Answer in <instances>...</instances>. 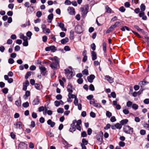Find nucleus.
<instances>
[{"mask_svg": "<svg viewBox=\"0 0 149 149\" xmlns=\"http://www.w3.org/2000/svg\"><path fill=\"white\" fill-rule=\"evenodd\" d=\"M54 62H52L50 65V67L53 69H56L58 67H59V58L57 56L54 57Z\"/></svg>", "mask_w": 149, "mask_h": 149, "instance_id": "obj_1", "label": "nucleus"}, {"mask_svg": "<svg viewBox=\"0 0 149 149\" xmlns=\"http://www.w3.org/2000/svg\"><path fill=\"white\" fill-rule=\"evenodd\" d=\"M69 68L70 69L67 68L65 69L64 70L65 71V76L68 79H70L74 76V75L73 74V72L72 71L71 67H69Z\"/></svg>", "mask_w": 149, "mask_h": 149, "instance_id": "obj_2", "label": "nucleus"}, {"mask_svg": "<svg viewBox=\"0 0 149 149\" xmlns=\"http://www.w3.org/2000/svg\"><path fill=\"white\" fill-rule=\"evenodd\" d=\"M123 131L127 134H131L133 132V128L128 125L124 126L123 128Z\"/></svg>", "mask_w": 149, "mask_h": 149, "instance_id": "obj_3", "label": "nucleus"}, {"mask_svg": "<svg viewBox=\"0 0 149 149\" xmlns=\"http://www.w3.org/2000/svg\"><path fill=\"white\" fill-rule=\"evenodd\" d=\"M75 32L78 34H81L83 31V29L81 26L79 25L76 26L75 28Z\"/></svg>", "mask_w": 149, "mask_h": 149, "instance_id": "obj_4", "label": "nucleus"}, {"mask_svg": "<svg viewBox=\"0 0 149 149\" xmlns=\"http://www.w3.org/2000/svg\"><path fill=\"white\" fill-rule=\"evenodd\" d=\"M27 145L23 142H20L19 144L18 149H27Z\"/></svg>", "mask_w": 149, "mask_h": 149, "instance_id": "obj_5", "label": "nucleus"}, {"mask_svg": "<svg viewBox=\"0 0 149 149\" xmlns=\"http://www.w3.org/2000/svg\"><path fill=\"white\" fill-rule=\"evenodd\" d=\"M68 13L70 15H73L75 14V9L72 7H69L67 9Z\"/></svg>", "mask_w": 149, "mask_h": 149, "instance_id": "obj_6", "label": "nucleus"}, {"mask_svg": "<svg viewBox=\"0 0 149 149\" xmlns=\"http://www.w3.org/2000/svg\"><path fill=\"white\" fill-rule=\"evenodd\" d=\"M22 123L20 121L17 122L14 124L15 126V128L19 130L21 129L22 128Z\"/></svg>", "mask_w": 149, "mask_h": 149, "instance_id": "obj_7", "label": "nucleus"}, {"mask_svg": "<svg viewBox=\"0 0 149 149\" xmlns=\"http://www.w3.org/2000/svg\"><path fill=\"white\" fill-rule=\"evenodd\" d=\"M88 5H86L85 7V8L81 7L80 8L83 14L84 15H86L88 12Z\"/></svg>", "mask_w": 149, "mask_h": 149, "instance_id": "obj_8", "label": "nucleus"}, {"mask_svg": "<svg viewBox=\"0 0 149 149\" xmlns=\"http://www.w3.org/2000/svg\"><path fill=\"white\" fill-rule=\"evenodd\" d=\"M95 78V76L93 74H91L87 77L88 81L90 83H92Z\"/></svg>", "mask_w": 149, "mask_h": 149, "instance_id": "obj_9", "label": "nucleus"}, {"mask_svg": "<svg viewBox=\"0 0 149 149\" xmlns=\"http://www.w3.org/2000/svg\"><path fill=\"white\" fill-rule=\"evenodd\" d=\"M39 69L40 70L41 74L43 75H45V74L44 72L46 70V68L43 66L41 65L39 66Z\"/></svg>", "mask_w": 149, "mask_h": 149, "instance_id": "obj_10", "label": "nucleus"}, {"mask_svg": "<svg viewBox=\"0 0 149 149\" xmlns=\"http://www.w3.org/2000/svg\"><path fill=\"white\" fill-rule=\"evenodd\" d=\"M105 79L110 83H112L113 82V80L112 78L109 76H105Z\"/></svg>", "mask_w": 149, "mask_h": 149, "instance_id": "obj_11", "label": "nucleus"}, {"mask_svg": "<svg viewBox=\"0 0 149 149\" xmlns=\"http://www.w3.org/2000/svg\"><path fill=\"white\" fill-rule=\"evenodd\" d=\"M47 123L49 125H50V127H53L54 126L55 123L54 122L52 121L51 120L49 119L47 121Z\"/></svg>", "mask_w": 149, "mask_h": 149, "instance_id": "obj_12", "label": "nucleus"}, {"mask_svg": "<svg viewBox=\"0 0 149 149\" xmlns=\"http://www.w3.org/2000/svg\"><path fill=\"white\" fill-rule=\"evenodd\" d=\"M91 54H92V60L93 61L95 60L97 58L96 53L95 52L93 51L91 52Z\"/></svg>", "mask_w": 149, "mask_h": 149, "instance_id": "obj_13", "label": "nucleus"}, {"mask_svg": "<svg viewBox=\"0 0 149 149\" xmlns=\"http://www.w3.org/2000/svg\"><path fill=\"white\" fill-rule=\"evenodd\" d=\"M39 99L38 97H37V98H35L33 100L32 102V104L33 105H37L39 104Z\"/></svg>", "mask_w": 149, "mask_h": 149, "instance_id": "obj_14", "label": "nucleus"}, {"mask_svg": "<svg viewBox=\"0 0 149 149\" xmlns=\"http://www.w3.org/2000/svg\"><path fill=\"white\" fill-rule=\"evenodd\" d=\"M77 122V120H74L72 121V123L71 124L70 126L73 129V130L75 131L76 130V125L75 124Z\"/></svg>", "mask_w": 149, "mask_h": 149, "instance_id": "obj_15", "label": "nucleus"}, {"mask_svg": "<svg viewBox=\"0 0 149 149\" xmlns=\"http://www.w3.org/2000/svg\"><path fill=\"white\" fill-rule=\"evenodd\" d=\"M53 18V14L52 13L48 15V16L47 22L49 23L52 22V21Z\"/></svg>", "mask_w": 149, "mask_h": 149, "instance_id": "obj_16", "label": "nucleus"}, {"mask_svg": "<svg viewBox=\"0 0 149 149\" xmlns=\"http://www.w3.org/2000/svg\"><path fill=\"white\" fill-rule=\"evenodd\" d=\"M58 26L61 28L62 31H66L67 30L66 29L64 28V25L63 23H58Z\"/></svg>", "mask_w": 149, "mask_h": 149, "instance_id": "obj_17", "label": "nucleus"}, {"mask_svg": "<svg viewBox=\"0 0 149 149\" xmlns=\"http://www.w3.org/2000/svg\"><path fill=\"white\" fill-rule=\"evenodd\" d=\"M96 138L99 141L101 142L102 141V136L100 134H97L96 136Z\"/></svg>", "mask_w": 149, "mask_h": 149, "instance_id": "obj_18", "label": "nucleus"}, {"mask_svg": "<svg viewBox=\"0 0 149 149\" xmlns=\"http://www.w3.org/2000/svg\"><path fill=\"white\" fill-rule=\"evenodd\" d=\"M30 95V92L29 91L26 92L25 94L24 95L23 97L25 100L27 99L28 97Z\"/></svg>", "mask_w": 149, "mask_h": 149, "instance_id": "obj_19", "label": "nucleus"}, {"mask_svg": "<svg viewBox=\"0 0 149 149\" xmlns=\"http://www.w3.org/2000/svg\"><path fill=\"white\" fill-rule=\"evenodd\" d=\"M69 41V39L68 38L66 37L65 38L61 40V42L62 44H64L68 42Z\"/></svg>", "mask_w": 149, "mask_h": 149, "instance_id": "obj_20", "label": "nucleus"}, {"mask_svg": "<svg viewBox=\"0 0 149 149\" xmlns=\"http://www.w3.org/2000/svg\"><path fill=\"white\" fill-rule=\"evenodd\" d=\"M106 12L108 13H111L112 12V10L109 8L108 6L107 5L105 7Z\"/></svg>", "mask_w": 149, "mask_h": 149, "instance_id": "obj_21", "label": "nucleus"}, {"mask_svg": "<svg viewBox=\"0 0 149 149\" xmlns=\"http://www.w3.org/2000/svg\"><path fill=\"white\" fill-rule=\"evenodd\" d=\"M128 122V120L127 119H125L121 120L120 122L121 125H123L126 124Z\"/></svg>", "mask_w": 149, "mask_h": 149, "instance_id": "obj_22", "label": "nucleus"}, {"mask_svg": "<svg viewBox=\"0 0 149 149\" xmlns=\"http://www.w3.org/2000/svg\"><path fill=\"white\" fill-rule=\"evenodd\" d=\"M69 97L71 98H74V99H75V98H77V97L76 95L72 94V93H68V97Z\"/></svg>", "mask_w": 149, "mask_h": 149, "instance_id": "obj_23", "label": "nucleus"}, {"mask_svg": "<svg viewBox=\"0 0 149 149\" xmlns=\"http://www.w3.org/2000/svg\"><path fill=\"white\" fill-rule=\"evenodd\" d=\"M21 101L20 100H17L15 102V104L18 107H19L21 105Z\"/></svg>", "mask_w": 149, "mask_h": 149, "instance_id": "obj_24", "label": "nucleus"}, {"mask_svg": "<svg viewBox=\"0 0 149 149\" xmlns=\"http://www.w3.org/2000/svg\"><path fill=\"white\" fill-rule=\"evenodd\" d=\"M140 9L141 10V11H144L146 9V6L143 4H142L140 6Z\"/></svg>", "mask_w": 149, "mask_h": 149, "instance_id": "obj_25", "label": "nucleus"}, {"mask_svg": "<svg viewBox=\"0 0 149 149\" xmlns=\"http://www.w3.org/2000/svg\"><path fill=\"white\" fill-rule=\"evenodd\" d=\"M82 143H81V144H83L85 146V145H86L88 143V141L86 140L84 138L82 139Z\"/></svg>", "mask_w": 149, "mask_h": 149, "instance_id": "obj_26", "label": "nucleus"}, {"mask_svg": "<svg viewBox=\"0 0 149 149\" xmlns=\"http://www.w3.org/2000/svg\"><path fill=\"white\" fill-rule=\"evenodd\" d=\"M121 29L123 31H125V29L128 31H129L130 30V29L129 28L126 26L123 27Z\"/></svg>", "mask_w": 149, "mask_h": 149, "instance_id": "obj_27", "label": "nucleus"}, {"mask_svg": "<svg viewBox=\"0 0 149 149\" xmlns=\"http://www.w3.org/2000/svg\"><path fill=\"white\" fill-rule=\"evenodd\" d=\"M31 75V71L28 72L25 76V78L27 79L29 78V76H30Z\"/></svg>", "mask_w": 149, "mask_h": 149, "instance_id": "obj_28", "label": "nucleus"}, {"mask_svg": "<svg viewBox=\"0 0 149 149\" xmlns=\"http://www.w3.org/2000/svg\"><path fill=\"white\" fill-rule=\"evenodd\" d=\"M51 51L52 52H54L56 50V47L54 46H50Z\"/></svg>", "mask_w": 149, "mask_h": 149, "instance_id": "obj_29", "label": "nucleus"}, {"mask_svg": "<svg viewBox=\"0 0 149 149\" xmlns=\"http://www.w3.org/2000/svg\"><path fill=\"white\" fill-rule=\"evenodd\" d=\"M116 128L120 129L122 127V125L119 123H117L115 125Z\"/></svg>", "mask_w": 149, "mask_h": 149, "instance_id": "obj_30", "label": "nucleus"}, {"mask_svg": "<svg viewBox=\"0 0 149 149\" xmlns=\"http://www.w3.org/2000/svg\"><path fill=\"white\" fill-rule=\"evenodd\" d=\"M106 43L105 42H104L103 44V49L104 52L106 53Z\"/></svg>", "mask_w": 149, "mask_h": 149, "instance_id": "obj_31", "label": "nucleus"}, {"mask_svg": "<svg viewBox=\"0 0 149 149\" xmlns=\"http://www.w3.org/2000/svg\"><path fill=\"white\" fill-rule=\"evenodd\" d=\"M82 73L84 75H87L88 74V70L85 69L82 71Z\"/></svg>", "mask_w": 149, "mask_h": 149, "instance_id": "obj_32", "label": "nucleus"}, {"mask_svg": "<svg viewBox=\"0 0 149 149\" xmlns=\"http://www.w3.org/2000/svg\"><path fill=\"white\" fill-rule=\"evenodd\" d=\"M42 15V12L40 11H38L36 13V16L38 17H41Z\"/></svg>", "mask_w": 149, "mask_h": 149, "instance_id": "obj_33", "label": "nucleus"}, {"mask_svg": "<svg viewBox=\"0 0 149 149\" xmlns=\"http://www.w3.org/2000/svg\"><path fill=\"white\" fill-rule=\"evenodd\" d=\"M106 115L107 117L110 118L112 116V113L109 111H107Z\"/></svg>", "mask_w": 149, "mask_h": 149, "instance_id": "obj_34", "label": "nucleus"}, {"mask_svg": "<svg viewBox=\"0 0 149 149\" xmlns=\"http://www.w3.org/2000/svg\"><path fill=\"white\" fill-rule=\"evenodd\" d=\"M24 108H26L29 106V104L28 102L24 103L22 104Z\"/></svg>", "mask_w": 149, "mask_h": 149, "instance_id": "obj_35", "label": "nucleus"}, {"mask_svg": "<svg viewBox=\"0 0 149 149\" xmlns=\"http://www.w3.org/2000/svg\"><path fill=\"white\" fill-rule=\"evenodd\" d=\"M58 113H63L64 112V110L62 108H59L57 110Z\"/></svg>", "mask_w": 149, "mask_h": 149, "instance_id": "obj_36", "label": "nucleus"}, {"mask_svg": "<svg viewBox=\"0 0 149 149\" xmlns=\"http://www.w3.org/2000/svg\"><path fill=\"white\" fill-rule=\"evenodd\" d=\"M89 89L91 91H94L95 90V88L93 85L91 84L89 86Z\"/></svg>", "mask_w": 149, "mask_h": 149, "instance_id": "obj_37", "label": "nucleus"}, {"mask_svg": "<svg viewBox=\"0 0 149 149\" xmlns=\"http://www.w3.org/2000/svg\"><path fill=\"white\" fill-rule=\"evenodd\" d=\"M64 3L66 5H70L71 4V2L69 0H66L65 1Z\"/></svg>", "mask_w": 149, "mask_h": 149, "instance_id": "obj_38", "label": "nucleus"}, {"mask_svg": "<svg viewBox=\"0 0 149 149\" xmlns=\"http://www.w3.org/2000/svg\"><path fill=\"white\" fill-rule=\"evenodd\" d=\"M43 32L45 33H49L50 32V31L49 29L46 28L45 29L43 30Z\"/></svg>", "mask_w": 149, "mask_h": 149, "instance_id": "obj_39", "label": "nucleus"}, {"mask_svg": "<svg viewBox=\"0 0 149 149\" xmlns=\"http://www.w3.org/2000/svg\"><path fill=\"white\" fill-rule=\"evenodd\" d=\"M116 120L114 116H113L110 118V121L111 122H114L116 121Z\"/></svg>", "mask_w": 149, "mask_h": 149, "instance_id": "obj_40", "label": "nucleus"}, {"mask_svg": "<svg viewBox=\"0 0 149 149\" xmlns=\"http://www.w3.org/2000/svg\"><path fill=\"white\" fill-rule=\"evenodd\" d=\"M134 27L137 30L139 31H142V29L140 28L137 25H134Z\"/></svg>", "mask_w": 149, "mask_h": 149, "instance_id": "obj_41", "label": "nucleus"}, {"mask_svg": "<svg viewBox=\"0 0 149 149\" xmlns=\"http://www.w3.org/2000/svg\"><path fill=\"white\" fill-rule=\"evenodd\" d=\"M55 105L56 107H58L60 105L59 101L56 100L54 102Z\"/></svg>", "mask_w": 149, "mask_h": 149, "instance_id": "obj_42", "label": "nucleus"}, {"mask_svg": "<svg viewBox=\"0 0 149 149\" xmlns=\"http://www.w3.org/2000/svg\"><path fill=\"white\" fill-rule=\"evenodd\" d=\"M83 81V80L81 78H79L77 80V83L79 84H81Z\"/></svg>", "mask_w": 149, "mask_h": 149, "instance_id": "obj_43", "label": "nucleus"}, {"mask_svg": "<svg viewBox=\"0 0 149 149\" xmlns=\"http://www.w3.org/2000/svg\"><path fill=\"white\" fill-rule=\"evenodd\" d=\"M56 97L57 100H60L62 98V96L61 95L58 94L56 96Z\"/></svg>", "mask_w": 149, "mask_h": 149, "instance_id": "obj_44", "label": "nucleus"}, {"mask_svg": "<svg viewBox=\"0 0 149 149\" xmlns=\"http://www.w3.org/2000/svg\"><path fill=\"white\" fill-rule=\"evenodd\" d=\"M78 98H75V99H74V104L75 106H77V105H78V104H79L78 103Z\"/></svg>", "mask_w": 149, "mask_h": 149, "instance_id": "obj_45", "label": "nucleus"}, {"mask_svg": "<svg viewBox=\"0 0 149 149\" xmlns=\"http://www.w3.org/2000/svg\"><path fill=\"white\" fill-rule=\"evenodd\" d=\"M87 134L86 132L83 131L81 133V136L85 137L87 136Z\"/></svg>", "mask_w": 149, "mask_h": 149, "instance_id": "obj_46", "label": "nucleus"}, {"mask_svg": "<svg viewBox=\"0 0 149 149\" xmlns=\"http://www.w3.org/2000/svg\"><path fill=\"white\" fill-rule=\"evenodd\" d=\"M64 49L65 51H69L70 50V48L68 46H65L64 48Z\"/></svg>", "mask_w": 149, "mask_h": 149, "instance_id": "obj_47", "label": "nucleus"}, {"mask_svg": "<svg viewBox=\"0 0 149 149\" xmlns=\"http://www.w3.org/2000/svg\"><path fill=\"white\" fill-rule=\"evenodd\" d=\"M14 60L12 58H10L8 60V63L10 64H13L14 63Z\"/></svg>", "mask_w": 149, "mask_h": 149, "instance_id": "obj_48", "label": "nucleus"}, {"mask_svg": "<svg viewBox=\"0 0 149 149\" xmlns=\"http://www.w3.org/2000/svg\"><path fill=\"white\" fill-rule=\"evenodd\" d=\"M138 107V105L136 104H134L132 106V108L135 110H136Z\"/></svg>", "mask_w": 149, "mask_h": 149, "instance_id": "obj_49", "label": "nucleus"}, {"mask_svg": "<svg viewBox=\"0 0 149 149\" xmlns=\"http://www.w3.org/2000/svg\"><path fill=\"white\" fill-rule=\"evenodd\" d=\"M111 125L109 124H107L106 126L104 128V129L106 130H107L110 128Z\"/></svg>", "mask_w": 149, "mask_h": 149, "instance_id": "obj_50", "label": "nucleus"}, {"mask_svg": "<svg viewBox=\"0 0 149 149\" xmlns=\"http://www.w3.org/2000/svg\"><path fill=\"white\" fill-rule=\"evenodd\" d=\"M32 35V33L31 31H28L26 33L27 36L29 37V39L31 38V36Z\"/></svg>", "mask_w": 149, "mask_h": 149, "instance_id": "obj_51", "label": "nucleus"}, {"mask_svg": "<svg viewBox=\"0 0 149 149\" xmlns=\"http://www.w3.org/2000/svg\"><path fill=\"white\" fill-rule=\"evenodd\" d=\"M91 48L93 50H95V48H95L96 47V46H95V43H92L91 45Z\"/></svg>", "mask_w": 149, "mask_h": 149, "instance_id": "obj_52", "label": "nucleus"}, {"mask_svg": "<svg viewBox=\"0 0 149 149\" xmlns=\"http://www.w3.org/2000/svg\"><path fill=\"white\" fill-rule=\"evenodd\" d=\"M146 133V131L145 130H141L140 131V134L141 135H144Z\"/></svg>", "mask_w": 149, "mask_h": 149, "instance_id": "obj_53", "label": "nucleus"}, {"mask_svg": "<svg viewBox=\"0 0 149 149\" xmlns=\"http://www.w3.org/2000/svg\"><path fill=\"white\" fill-rule=\"evenodd\" d=\"M14 7V4L13 3H10L8 6V8L10 9H13Z\"/></svg>", "mask_w": 149, "mask_h": 149, "instance_id": "obj_54", "label": "nucleus"}, {"mask_svg": "<svg viewBox=\"0 0 149 149\" xmlns=\"http://www.w3.org/2000/svg\"><path fill=\"white\" fill-rule=\"evenodd\" d=\"M146 83V81H143L140 82L139 85H140L141 87H142L143 86L145 85Z\"/></svg>", "mask_w": 149, "mask_h": 149, "instance_id": "obj_55", "label": "nucleus"}, {"mask_svg": "<svg viewBox=\"0 0 149 149\" xmlns=\"http://www.w3.org/2000/svg\"><path fill=\"white\" fill-rule=\"evenodd\" d=\"M45 110V108L43 106H41L38 108V111L39 112H40L42 111H43Z\"/></svg>", "mask_w": 149, "mask_h": 149, "instance_id": "obj_56", "label": "nucleus"}, {"mask_svg": "<svg viewBox=\"0 0 149 149\" xmlns=\"http://www.w3.org/2000/svg\"><path fill=\"white\" fill-rule=\"evenodd\" d=\"M119 144L120 146L123 147L125 146V143L124 142L121 141L119 142Z\"/></svg>", "mask_w": 149, "mask_h": 149, "instance_id": "obj_57", "label": "nucleus"}, {"mask_svg": "<svg viewBox=\"0 0 149 149\" xmlns=\"http://www.w3.org/2000/svg\"><path fill=\"white\" fill-rule=\"evenodd\" d=\"M119 10L122 12H123L125 11V9L123 6H121L119 8Z\"/></svg>", "mask_w": 149, "mask_h": 149, "instance_id": "obj_58", "label": "nucleus"}, {"mask_svg": "<svg viewBox=\"0 0 149 149\" xmlns=\"http://www.w3.org/2000/svg\"><path fill=\"white\" fill-rule=\"evenodd\" d=\"M126 8H129L130 6V5L129 2H126L124 4Z\"/></svg>", "mask_w": 149, "mask_h": 149, "instance_id": "obj_59", "label": "nucleus"}, {"mask_svg": "<svg viewBox=\"0 0 149 149\" xmlns=\"http://www.w3.org/2000/svg\"><path fill=\"white\" fill-rule=\"evenodd\" d=\"M8 89L7 88H5L2 90V92L5 94H6L8 93Z\"/></svg>", "mask_w": 149, "mask_h": 149, "instance_id": "obj_60", "label": "nucleus"}, {"mask_svg": "<svg viewBox=\"0 0 149 149\" xmlns=\"http://www.w3.org/2000/svg\"><path fill=\"white\" fill-rule=\"evenodd\" d=\"M90 115L91 117L93 118H95L96 116L95 113L92 111L90 113Z\"/></svg>", "mask_w": 149, "mask_h": 149, "instance_id": "obj_61", "label": "nucleus"}, {"mask_svg": "<svg viewBox=\"0 0 149 149\" xmlns=\"http://www.w3.org/2000/svg\"><path fill=\"white\" fill-rule=\"evenodd\" d=\"M123 113L125 114H127L129 113V111L127 109H124L123 110Z\"/></svg>", "mask_w": 149, "mask_h": 149, "instance_id": "obj_62", "label": "nucleus"}, {"mask_svg": "<svg viewBox=\"0 0 149 149\" xmlns=\"http://www.w3.org/2000/svg\"><path fill=\"white\" fill-rule=\"evenodd\" d=\"M111 95L113 98H116V94L114 92H112L111 93Z\"/></svg>", "mask_w": 149, "mask_h": 149, "instance_id": "obj_63", "label": "nucleus"}, {"mask_svg": "<svg viewBox=\"0 0 149 149\" xmlns=\"http://www.w3.org/2000/svg\"><path fill=\"white\" fill-rule=\"evenodd\" d=\"M144 13L143 11H141L139 14V16L140 17H142L144 15Z\"/></svg>", "mask_w": 149, "mask_h": 149, "instance_id": "obj_64", "label": "nucleus"}]
</instances>
